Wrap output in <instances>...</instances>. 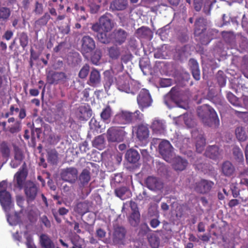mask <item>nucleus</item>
Returning a JSON list of instances; mask_svg holds the SVG:
<instances>
[{
  "mask_svg": "<svg viewBox=\"0 0 248 248\" xmlns=\"http://www.w3.org/2000/svg\"><path fill=\"white\" fill-rule=\"evenodd\" d=\"M143 120L144 115L139 110L134 112L123 110L115 115L112 123L117 124H127L141 122Z\"/></svg>",
  "mask_w": 248,
  "mask_h": 248,
  "instance_id": "obj_1",
  "label": "nucleus"
},
{
  "mask_svg": "<svg viewBox=\"0 0 248 248\" xmlns=\"http://www.w3.org/2000/svg\"><path fill=\"white\" fill-rule=\"evenodd\" d=\"M197 114L202 122L206 125L211 126L214 123L215 125L219 124V119L214 109L207 104L198 107Z\"/></svg>",
  "mask_w": 248,
  "mask_h": 248,
  "instance_id": "obj_2",
  "label": "nucleus"
},
{
  "mask_svg": "<svg viewBox=\"0 0 248 248\" xmlns=\"http://www.w3.org/2000/svg\"><path fill=\"white\" fill-rule=\"evenodd\" d=\"M126 135L123 127L112 126L107 132V138L108 142H120L123 141Z\"/></svg>",
  "mask_w": 248,
  "mask_h": 248,
  "instance_id": "obj_3",
  "label": "nucleus"
},
{
  "mask_svg": "<svg viewBox=\"0 0 248 248\" xmlns=\"http://www.w3.org/2000/svg\"><path fill=\"white\" fill-rule=\"evenodd\" d=\"M137 103L139 108L142 111L145 108L150 107L153 99L149 91L146 89H142L137 97Z\"/></svg>",
  "mask_w": 248,
  "mask_h": 248,
  "instance_id": "obj_4",
  "label": "nucleus"
},
{
  "mask_svg": "<svg viewBox=\"0 0 248 248\" xmlns=\"http://www.w3.org/2000/svg\"><path fill=\"white\" fill-rule=\"evenodd\" d=\"M24 189L27 202H31L36 199L39 188L34 182L28 181L26 182Z\"/></svg>",
  "mask_w": 248,
  "mask_h": 248,
  "instance_id": "obj_5",
  "label": "nucleus"
},
{
  "mask_svg": "<svg viewBox=\"0 0 248 248\" xmlns=\"http://www.w3.org/2000/svg\"><path fill=\"white\" fill-rule=\"evenodd\" d=\"M78 171L74 167H69L62 170L60 175L62 179L71 184H74L78 179Z\"/></svg>",
  "mask_w": 248,
  "mask_h": 248,
  "instance_id": "obj_6",
  "label": "nucleus"
},
{
  "mask_svg": "<svg viewBox=\"0 0 248 248\" xmlns=\"http://www.w3.org/2000/svg\"><path fill=\"white\" fill-rule=\"evenodd\" d=\"M214 185V183L212 181L202 179L195 183L194 188L197 193L205 194L211 190Z\"/></svg>",
  "mask_w": 248,
  "mask_h": 248,
  "instance_id": "obj_7",
  "label": "nucleus"
},
{
  "mask_svg": "<svg viewBox=\"0 0 248 248\" xmlns=\"http://www.w3.org/2000/svg\"><path fill=\"white\" fill-rule=\"evenodd\" d=\"M126 231L124 227L116 226L114 228L112 241L115 245H124Z\"/></svg>",
  "mask_w": 248,
  "mask_h": 248,
  "instance_id": "obj_8",
  "label": "nucleus"
},
{
  "mask_svg": "<svg viewBox=\"0 0 248 248\" xmlns=\"http://www.w3.org/2000/svg\"><path fill=\"white\" fill-rule=\"evenodd\" d=\"M159 151L163 158L169 162L172 156V147L167 140H162L158 146Z\"/></svg>",
  "mask_w": 248,
  "mask_h": 248,
  "instance_id": "obj_9",
  "label": "nucleus"
},
{
  "mask_svg": "<svg viewBox=\"0 0 248 248\" xmlns=\"http://www.w3.org/2000/svg\"><path fill=\"white\" fill-rule=\"evenodd\" d=\"M127 36L128 33L122 29H115L111 34L113 43L118 45H121L124 43Z\"/></svg>",
  "mask_w": 248,
  "mask_h": 248,
  "instance_id": "obj_10",
  "label": "nucleus"
},
{
  "mask_svg": "<svg viewBox=\"0 0 248 248\" xmlns=\"http://www.w3.org/2000/svg\"><path fill=\"white\" fill-rule=\"evenodd\" d=\"M110 14L106 13L102 16L99 19L101 29L105 32L110 31L114 27V23L111 19Z\"/></svg>",
  "mask_w": 248,
  "mask_h": 248,
  "instance_id": "obj_11",
  "label": "nucleus"
},
{
  "mask_svg": "<svg viewBox=\"0 0 248 248\" xmlns=\"http://www.w3.org/2000/svg\"><path fill=\"white\" fill-rule=\"evenodd\" d=\"M81 51L88 53L92 52L95 48V43L93 38L88 36H84L81 39Z\"/></svg>",
  "mask_w": 248,
  "mask_h": 248,
  "instance_id": "obj_12",
  "label": "nucleus"
},
{
  "mask_svg": "<svg viewBox=\"0 0 248 248\" xmlns=\"http://www.w3.org/2000/svg\"><path fill=\"white\" fill-rule=\"evenodd\" d=\"M146 186L153 191H160L163 188V183L158 178L149 176L145 180Z\"/></svg>",
  "mask_w": 248,
  "mask_h": 248,
  "instance_id": "obj_13",
  "label": "nucleus"
},
{
  "mask_svg": "<svg viewBox=\"0 0 248 248\" xmlns=\"http://www.w3.org/2000/svg\"><path fill=\"white\" fill-rule=\"evenodd\" d=\"M118 89L121 91L129 93L130 91L128 76L123 74L116 78Z\"/></svg>",
  "mask_w": 248,
  "mask_h": 248,
  "instance_id": "obj_14",
  "label": "nucleus"
},
{
  "mask_svg": "<svg viewBox=\"0 0 248 248\" xmlns=\"http://www.w3.org/2000/svg\"><path fill=\"white\" fill-rule=\"evenodd\" d=\"M207 20L200 17L196 19L194 24V34L195 36H200L207 29Z\"/></svg>",
  "mask_w": 248,
  "mask_h": 248,
  "instance_id": "obj_15",
  "label": "nucleus"
},
{
  "mask_svg": "<svg viewBox=\"0 0 248 248\" xmlns=\"http://www.w3.org/2000/svg\"><path fill=\"white\" fill-rule=\"evenodd\" d=\"M0 203L3 209L6 212H9L13 206L11 196L9 192L0 193Z\"/></svg>",
  "mask_w": 248,
  "mask_h": 248,
  "instance_id": "obj_16",
  "label": "nucleus"
},
{
  "mask_svg": "<svg viewBox=\"0 0 248 248\" xmlns=\"http://www.w3.org/2000/svg\"><path fill=\"white\" fill-rule=\"evenodd\" d=\"M221 174L227 177H230L234 174L235 168L230 161H224L220 167Z\"/></svg>",
  "mask_w": 248,
  "mask_h": 248,
  "instance_id": "obj_17",
  "label": "nucleus"
},
{
  "mask_svg": "<svg viewBox=\"0 0 248 248\" xmlns=\"http://www.w3.org/2000/svg\"><path fill=\"white\" fill-rule=\"evenodd\" d=\"M14 158L11 162L10 166L13 168H17L22 163L24 155L22 151L17 146H14Z\"/></svg>",
  "mask_w": 248,
  "mask_h": 248,
  "instance_id": "obj_18",
  "label": "nucleus"
},
{
  "mask_svg": "<svg viewBox=\"0 0 248 248\" xmlns=\"http://www.w3.org/2000/svg\"><path fill=\"white\" fill-rule=\"evenodd\" d=\"M151 128L154 133L159 135L163 134L166 129L165 122L163 120L155 118L153 121Z\"/></svg>",
  "mask_w": 248,
  "mask_h": 248,
  "instance_id": "obj_19",
  "label": "nucleus"
},
{
  "mask_svg": "<svg viewBox=\"0 0 248 248\" xmlns=\"http://www.w3.org/2000/svg\"><path fill=\"white\" fill-rule=\"evenodd\" d=\"M135 128L137 137L140 140H143L148 138L149 130L147 124H140Z\"/></svg>",
  "mask_w": 248,
  "mask_h": 248,
  "instance_id": "obj_20",
  "label": "nucleus"
},
{
  "mask_svg": "<svg viewBox=\"0 0 248 248\" xmlns=\"http://www.w3.org/2000/svg\"><path fill=\"white\" fill-rule=\"evenodd\" d=\"M27 175L28 172L24 173L22 171H17L15 174L14 180L16 182L15 186L19 189L21 190L24 187Z\"/></svg>",
  "mask_w": 248,
  "mask_h": 248,
  "instance_id": "obj_21",
  "label": "nucleus"
},
{
  "mask_svg": "<svg viewBox=\"0 0 248 248\" xmlns=\"http://www.w3.org/2000/svg\"><path fill=\"white\" fill-rule=\"evenodd\" d=\"M188 165L187 161L180 156L176 157L173 161L172 168L176 171L185 170Z\"/></svg>",
  "mask_w": 248,
  "mask_h": 248,
  "instance_id": "obj_22",
  "label": "nucleus"
},
{
  "mask_svg": "<svg viewBox=\"0 0 248 248\" xmlns=\"http://www.w3.org/2000/svg\"><path fill=\"white\" fill-rule=\"evenodd\" d=\"M91 180L90 169L85 168L82 170L78 176L79 186L83 187L87 185Z\"/></svg>",
  "mask_w": 248,
  "mask_h": 248,
  "instance_id": "obj_23",
  "label": "nucleus"
},
{
  "mask_svg": "<svg viewBox=\"0 0 248 248\" xmlns=\"http://www.w3.org/2000/svg\"><path fill=\"white\" fill-rule=\"evenodd\" d=\"M39 242L42 248H55L53 241L47 234H42L40 236Z\"/></svg>",
  "mask_w": 248,
  "mask_h": 248,
  "instance_id": "obj_24",
  "label": "nucleus"
},
{
  "mask_svg": "<svg viewBox=\"0 0 248 248\" xmlns=\"http://www.w3.org/2000/svg\"><path fill=\"white\" fill-rule=\"evenodd\" d=\"M136 34L138 38L151 39L153 32L150 29L147 27L142 26L136 31Z\"/></svg>",
  "mask_w": 248,
  "mask_h": 248,
  "instance_id": "obj_25",
  "label": "nucleus"
},
{
  "mask_svg": "<svg viewBox=\"0 0 248 248\" xmlns=\"http://www.w3.org/2000/svg\"><path fill=\"white\" fill-rule=\"evenodd\" d=\"M128 3L127 0H114L110 5V8L112 11H122L124 10Z\"/></svg>",
  "mask_w": 248,
  "mask_h": 248,
  "instance_id": "obj_26",
  "label": "nucleus"
},
{
  "mask_svg": "<svg viewBox=\"0 0 248 248\" xmlns=\"http://www.w3.org/2000/svg\"><path fill=\"white\" fill-rule=\"evenodd\" d=\"M101 80L99 72L95 69H93L91 72L88 84L92 86L96 87L100 83Z\"/></svg>",
  "mask_w": 248,
  "mask_h": 248,
  "instance_id": "obj_27",
  "label": "nucleus"
},
{
  "mask_svg": "<svg viewBox=\"0 0 248 248\" xmlns=\"http://www.w3.org/2000/svg\"><path fill=\"white\" fill-rule=\"evenodd\" d=\"M220 154L219 148L217 145H212L208 147L206 149L204 155L210 158L213 159H217Z\"/></svg>",
  "mask_w": 248,
  "mask_h": 248,
  "instance_id": "obj_28",
  "label": "nucleus"
},
{
  "mask_svg": "<svg viewBox=\"0 0 248 248\" xmlns=\"http://www.w3.org/2000/svg\"><path fill=\"white\" fill-rule=\"evenodd\" d=\"M125 158L128 162L135 164L140 159V155L136 150L129 149L126 153Z\"/></svg>",
  "mask_w": 248,
  "mask_h": 248,
  "instance_id": "obj_29",
  "label": "nucleus"
},
{
  "mask_svg": "<svg viewBox=\"0 0 248 248\" xmlns=\"http://www.w3.org/2000/svg\"><path fill=\"white\" fill-rule=\"evenodd\" d=\"M189 63L193 78L196 80H199L201 76L198 63L194 59H191L189 60Z\"/></svg>",
  "mask_w": 248,
  "mask_h": 248,
  "instance_id": "obj_30",
  "label": "nucleus"
},
{
  "mask_svg": "<svg viewBox=\"0 0 248 248\" xmlns=\"http://www.w3.org/2000/svg\"><path fill=\"white\" fill-rule=\"evenodd\" d=\"M116 196L122 200H124L130 197L131 194L130 190L126 187L123 186L117 188L115 190Z\"/></svg>",
  "mask_w": 248,
  "mask_h": 248,
  "instance_id": "obj_31",
  "label": "nucleus"
},
{
  "mask_svg": "<svg viewBox=\"0 0 248 248\" xmlns=\"http://www.w3.org/2000/svg\"><path fill=\"white\" fill-rule=\"evenodd\" d=\"M181 94L180 87L175 86L171 88L167 96L170 97L172 101L176 102L180 99Z\"/></svg>",
  "mask_w": 248,
  "mask_h": 248,
  "instance_id": "obj_32",
  "label": "nucleus"
},
{
  "mask_svg": "<svg viewBox=\"0 0 248 248\" xmlns=\"http://www.w3.org/2000/svg\"><path fill=\"white\" fill-rule=\"evenodd\" d=\"M232 155L235 161L238 163H244V158L241 149L238 146L232 149Z\"/></svg>",
  "mask_w": 248,
  "mask_h": 248,
  "instance_id": "obj_33",
  "label": "nucleus"
},
{
  "mask_svg": "<svg viewBox=\"0 0 248 248\" xmlns=\"http://www.w3.org/2000/svg\"><path fill=\"white\" fill-rule=\"evenodd\" d=\"M74 211L81 216H83L89 211L88 205L85 202H79L74 208Z\"/></svg>",
  "mask_w": 248,
  "mask_h": 248,
  "instance_id": "obj_34",
  "label": "nucleus"
},
{
  "mask_svg": "<svg viewBox=\"0 0 248 248\" xmlns=\"http://www.w3.org/2000/svg\"><path fill=\"white\" fill-rule=\"evenodd\" d=\"M69 213V210L65 207H60L58 211H53L52 214L56 222L58 223L62 222L61 218L59 216H64Z\"/></svg>",
  "mask_w": 248,
  "mask_h": 248,
  "instance_id": "obj_35",
  "label": "nucleus"
},
{
  "mask_svg": "<svg viewBox=\"0 0 248 248\" xmlns=\"http://www.w3.org/2000/svg\"><path fill=\"white\" fill-rule=\"evenodd\" d=\"M206 144L205 139L202 135L197 137L196 142V148L198 153H202L204 149Z\"/></svg>",
  "mask_w": 248,
  "mask_h": 248,
  "instance_id": "obj_36",
  "label": "nucleus"
},
{
  "mask_svg": "<svg viewBox=\"0 0 248 248\" xmlns=\"http://www.w3.org/2000/svg\"><path fill=\"white\" fill-rule=\"evenodd\" d=\"M64 74V73L62 72H54L49 75L47 76L48 82L50 84H57Z\"/></svg>",
  "mask_w": 248,
  "mask_h": 248,
  "instance_id": "obj_37",
  "label": "nucleus"
},
{
  "mask_svg": "<svg viewBox=\"0 0 248 248\" xmlns=\"http://www.w3.org/2000/svg\"><path fill=\"white\" fill-rule=\"evenodd\" d=\"M128 221L131 226L133 227L137 226L140 221V212H132L128 217Z\"/></svg>",
  "mask_w": 248,
  "mask_h": 248,
  "instance_id": "obj_38",
  "label": "nucleus"
},
{
  "mask_svg": "<svg viewBox=\"0 0 248 248\" xmlns=\"http://www.w3.org/2000/svg\"><path fill=\"white\" fill-rule=\"evenodd\" d=\"M51 17L48 13H45L44 15L35 21V26L42 27L46 25Z\"/></svg>",
  "mask_w": 248,
  "mask_h": 248,
  "instance_id": "obj_39",
  "label": "nucleus"
},
{
  "mask_svg": "<svg viewBox=\"0 0 248 248\" xmlns=\"http://www.w3.org/2000/svg\"><path fill=\"white\" fill-rule=\"evenodd\" d=\"M47 161L51 164H57L58 161V153L55 150H51L47 152Z\"/></svg>",
  "mask_w": 248,
  "mask_h": 248,
  "instance_id": "obj_40",
  "label": "nucleus"
},
{
  "mask_svg": "<svg viewBox=\"0 0 248 248\" xmlns=\"http://www.w3.org/2000/svg\"><path fill=\"white\" fill-rule=\"evenodd\" d=\"M105 142V140L103 135H101L95 138L93 142V145L94 147L101 150L104 147Z\"/></svg>",
  "mask_w": 248,
  "mask_h": 248,
  "instance_id": "obj_41",
  "label": "nucleus"
},
{
  "mask_svg": "<svg viewBox=\"0 0 248 248\" xmlns=\"http://www.w3.org/2000/svg\"><path fill=\"white\" fill-rule=\"evenodd\" d=\"M11 15V11L9 8L1 7L0 8V21H6Z\"/></svg>",
  "mask_w": 248,
  "mask_h": 248,
  "instance_id": "obj_42",
  "label": "nucleus"
},
{
  "mask_svg": "<svg viewBox=\"0 0 248 248\" xmlns=\"http://www.w3.org/2000/svg\"><path fill=\"white\" fill-rule=\"evenodd\" d=\"M74 9L78 13V16L80 19L86 20L88 17V15L85 11V8L83 6H79L77 3L75 4Z\"/></svg>",
  "mask_w": 248,
  "mask_h": 248,
  "instance_id": "obj_43",
  "label": "nucleus"
},
{
  "mask_svg": "<svg viewBox=\"0 0 248 248\" xmlns=\"http://www.w3.org/2000/svg\"><path fill=\"white\" fill-rule=\"evenodd\" d=\"M235 135L238 140L241 141L246 140L247 138L244 128L242 127H238L236 128Z\"/></svg>",
  "mask_w": 248,
  "mask_h": 248,
  "instance_id": "obj_44",
  "label": "nucleus"
},
{
  "mask_svg": "<svg viewBox=\"0 0 248 248\" xmlns=\"http://www.w3.org/2000/svg\"><path fill=\"white\" fill-rule=\"evenodd\" d=\"M108 53L111 59H117L120 55V49L116 46H111L108 49Z\"/></svg>",
  "mask_w": 248,
  "mask_h": 248,
  "instance_id": "obj_45",
  "label": "nucleus"
},
{
  "mask_svg": "<svg viewBox=\"0 0 248 248\" xmlns=\"http://www.w3.org/2000/svg\"><path fill=\"white\" fill-rule=\"evenodd\" d=\"M112 115V110L109 106H107L104 108L101 113V118L105 122L108 121Z\"/></svg>",
  "mask_w": 248,
  "mask_h": 248,
  "instance_id": "obj_46",
  "label": "nucleus"
},
{
  "mask_svg": "<svg viewBox=\"0 0 248 248\" xmlns=\"http://www.w3.org/2000/svg\"><path fill=\"white\" fill-rule=\"evenodd\" d=\"M20 45L25 49L29 43V37L27 33L25 32H22L18 34Z\"/></svg>",
  "mask_w": 248,
  "mask_h": 248,
  "instance_id": "obj_47",
  "label": "nucleus"
},
{
  "mask_svg": "<svg viewBox=\"0 0 248 248\" xmlns=\"http://www.w3.org/2000/svg\"><path fill=\"white\" fill-rule=\"evenodd\" d=\"M102 57V51L100 49H96L91 58L92 62L96 65L100 64V60Z\"/></svg>",
  "mask_w": 248,
  "mask_h": 248,
  "instance_id": "obj_48",
  "label": "nucleus"
},
{
  "mask_svg": "<svg viewBox=\"0 0 248 248\" xmlns=\"http://www.w3.org/2000/svg\"><path fill=\"white\" fill-rule=\"evenodd\" d=\"M0 150L4 157H8L10 154V149L7 142L3 141L0 145Z\"/></svg>",
  "mask_w": 248,
  "mask_h": 248,
  "instance_id": "obj_49",
  "label": "nucleus"
},
{
  "mask_svg": "<svg viewBox=\"0 0 248 248\" xmlns=\"http://www.w3.org/2000/svg\"><path fill=\"white\" fill-rule=\"evenodd\" d=\"M108 32H98L97 34V37L99 42L103 44H108L110 42V38L108 37Z\"/></svg>",
  "mask_w": 248,
  "mask_h": 248,
  "instance_id": "obj_50",
  "label": "nucleus"
},
{
  "mask_svg": "<svg viewBox=\"0 0 248 248\" xmlns=\"http://www.w3.org/2000/svg\"><path fill=\"white\" fill-rule=\"evenodd\" d=\"M222 36L225 41L229 44H232L234 42L235 36L231 32L223 31Z\"/></svg>",
  "mask_w": 248,
  "mask_h": 248,
  "instance_id": "obj_51",
  "label": "nucleus"
},
{
  "mask_svg": "<svg viewBox=\"0 0 248 248\" xmlns=\"http://www.w3.org/2000/svg\"><path fill=\"white\" fill-rule=\"evenodd\" d=\"M21 129V123L19 121H16L10 127H9V131L12 134L17 133Z\"/></svg>",
  "mask_w": 248,
  "mask_h": 248,
  "instance_id": "obj_52",
  "label": "nucleus"
},
{
  "mask_svg": "<svg viewBox=\"0 0 248 248\" xmlns=\"http://www.w3.org/2000/svg\"><path fill=\"white\" fill-rule=\"evenodd\" d=\"M64 103L65 101L63 100H60L56 105V112L61 115L64 114Z\"/></svg>",
  "mask_w": 248,
  "mask_h": 248,
  "instance_id": "obj_53",
  "label": "nucleus"
},
{
  "mask_svg": "<svg viewBox=\"0 0 248 248\" xmlns=\"http://www.w3.org/2000/svg\"><path fill=\"white\" fill-rule=\"evenodd\" d=\"M90 70V66L88 64H85L80 70L78 76L81 78H85L88 75Z\"/></svg>",
  "mask_w": 248,
  "mask_h": 248,
  "instance_id": "obj_54",
  "label": "nucleus"
},
{
  "mask_svg": "<svg viewBox=\"0 0 248 248\" xmlns=\"http://www.w3.org/2000/svg\"><path fill=\"white\" fill-rule=\"evenodd\" d=\"M173 80L171 78H160L159 80V85L163 88L168 87L172 85Z\"/></svg>",
  "mask_w": 248,
  "mask_h": 248,
  "instance_id": "obj_55",
  "label": "nucleus"
},
{
  "mask_svg": "<svg viewBox=\"0 0 248 248\" xmlns=\"http://www.w3.org/2000/svg\"><path fill=\"white\" fill-rule=\"evenodd\" d=\"M34 12L36 15H41L43 12V5L41 3L39 2L38 1L35 2V8Z\"/></svg>",
  "mask_w": 248,
  "mask_h": 248,
  "instance_id": "obj_56",
  "label": "nucleus"
},
{
  "mask_svg": "<svg viewBox=\"0 0 248 248\" xmlns=\"http://www.w3.org/2000/svg\"><path fill=\"white\" fill-rule=\"evenodd\" d=\"M227 98L228 101L233 105H236L237 103V98L231 92L227 94Z\"/></svg>",
  "mask_w": 248,
  "mask_h": 248,
  "instance_id": "obj_57",
  "label": "nucleus"
},
{
  "mask_svg": "<svg viewBox=\"0 0 248 248\" xmlns=\"http://www.w3.org/2000/svg\"><path fill=\"white\" fill-rule=\"evenodd\" d=\"M68 223L70 226H72L74 225V230L77 233L80 234L82 232L81 230L79 229V224L78 222L74 220L73 222L69 221L68 222Z\"/></svg>",
  "mask_w": 248,
  "mask_h": 248,
  "instance_id": "obj_58",
  "label": "nucleus"
},
{
  "mask_svg": "<svg viewBox=\"0 0 248 248\" xmlns=\"http://www.w3.org/2000/svg\"><path fill=\"white\" fill-rule=\"evenodd\" d=\"M26 245L27 248H37L33 242V239L31 236L30 235H29L26 237Z\"/></svg>",
  "mask_w": 248,
  "mask_h": 248,
  "instance_id": "obj_59",
  "label": "nucleus"
},
{
  "mask_svg": "<svg viewBox=\"0 0 248 248\" xmlns=\"http://www.w3.org/2000/svg\"><path fill=\"white\" fill-rule=\"evenodd\" d=\"M150 231V229L146 223H143L140 225V233L146 234Z\"/></svg>",
  "mask_w": 248,
  "mask_h": 248,
  "instance_id": "obj_60",
  "label": "nucleus"
},
{
  "mask_svg": "<svg viewBox=\"0 0 248 248\" xmlns=\"http://www.w3.org/2000/svg\"><path fill=\"white\" fill-rule=\"evenodd\" d=\"M90 12L92 14H96L97 13L100 8V6L99 5L91 3L89 5Z\"/></svg>",
  "mask_w": 248,
  "mask_h": 248,
  "instance_id": "obj_61",
  "label": "nucleus"
},
{
  "mask_svg": "<svg viewBox=\"0 0 248 248\" xmlns=\"http://www.w3.org/2000/svg\"><path fill=\"white\" fill-rule=\"evenodd\" d=\"M194 8L196 11H200L202 7V0H194Z\"/></svg>",
  "mask_w": 248,
  "mask_h": 248,
  "instance_id": "obj_62",
  "label": "nucleus"
},
{
  "mask_svg": "<svg viewBox=\"0 0 248 248\" xmlns=\"http://www.w3.org/2000/svg\"><path fill=\"white\" fill-rule=\"evenodd\" d=\"M41 220L46 228H49L51 227V223L46 216H43L41 217Z\"/></svg>",
  "mask_w": 248,
  "mask_h": 248,
  "instance_id": "obj_63",
  "label": "nucleus"
},
{
  "mask_svg": "<svg viewBox=\"0 0 248 248\" xmlns=\"http://www.w3.org/2000/svg\"><path fill=\"white\" fill-rule=\"evenodd\" d=\"M96 233L97 236L100 239L105 237L106 234V232L101 228L97 229Z\"/></svg>",
  "mask_w": 248,
  "mask_h": 248,
  "instance_id": "obj_64",
  "label": "nucleus"
}]
</instances>
